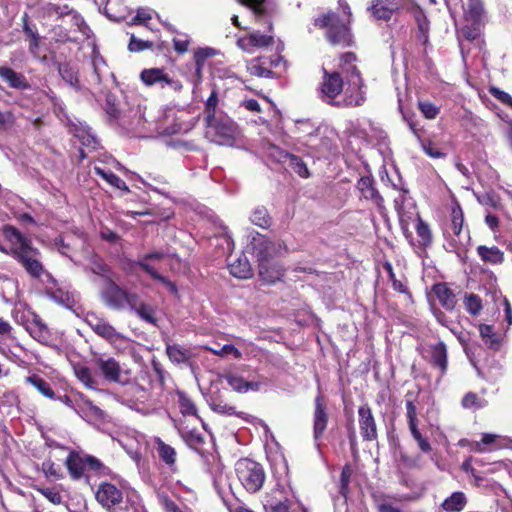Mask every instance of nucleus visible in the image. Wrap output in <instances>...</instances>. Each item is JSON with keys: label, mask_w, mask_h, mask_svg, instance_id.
Instances as JSON below:
<instances>
[{"label": "nucleus", "mask_w": 512, "mask_h": 512, "mask_svg": "<svg viewBox=\"0 0 512 512\" xmlns=\"http://www.w3.org/2000/svg\"><path fill=\"white\" fill-rule=\"evenodd\" d=\"M355 60L356 56L351 52L344 53L341 56V70L348 76L345 89L343 79L338 72L328 73L324 69L320 89V96L323 101L337 106H359L364 102L363 81L359 71L353 64Z\"/></svg>", "instance_id": "f257e3e1"}, {"label": "nucleus", "mask_w": 512, "mask_h": 512, "mask_svg": "<svg viewBox=\"0 0 512 512\" xmlns=\"http://www.w3.org/2000/svg\"><path fill=\"white\" fill-rule=\"evenodd\" d=\"M339 7L346 16V22L334 12H328L315 20V25L327 28V38L333 45L349 46L352 43V35L348 24L351 21L352 12L345 0H338Z\"/></svg>", "instance_id": "f03ea898"}, {"label": "nucleus", "mask_w": 512, "mask_h": 512, "mask_svg": "<svg viewBox=\"0 0 512 512\" xmlns=\"http://www.w3.org/2000/svg\"><path fill=\"white\" fill-rule=\"evenodd\" d=\"M65 466L68 470L69 476L72 480L78 481L83 478H89V472L99 476H106L110 474V469L104 465L100 459L95 456L71 451L65 460Z\"/></svg>", "instance_id": "7ed1b4c3"}, {"label": "nucleus", "mask_w": 512, "mask_h": 512, "mask_svg": "<svg viewBox=\"0 0 512 512\" xmlns=\"http://www.w3.org/2000/svg\"><path fill=\"white\" fill-rule=\"evenodd\" d=\"M205 123L206 137L218 145L233 146L240 137L238 125L226 115L219 114V117Z\"/></svg>", "instance_id": "20e7f679"}, {"label": "nucleus", "mask_w": 512, "mask_h": 512, "mask_svg": "<svg viewBox=\"0 0 512 512\" xmlns=\"http://www.w3.org/2000/svg\"><path fill=\"white\" fill-rule=\"evenodd\" d=\"M235 470L243 487L250 493L258 492L265 481L263 467L250 459L244 458L236 462Z\"/></svg>", "instance_id": "39448f33"}, {"label": "nucleus", "mask_w": 512, "mask_h": 512, "mask_svg": "<svg viewBox=\"0 0 512 512\" xmlns=\"http://www.w3.org/2000/svg\"><path fill=\"white\" fill-rule=\"evenodd\" d=\"M136 292L128 291L110 279L104 282L100 289V296L103 303L110 309L122 311L129 308V305L135 299Z\"/></svg>", "instance_id": "423d86ee"}, {"label": "nucleus", "mask_w": 512, "mask_h": 512, "mask_svg": "<svg viewBox=\"0 0 512 512\" xmlns=\"http://www.w3.org/2000/svg\"><path fill=\"white\" fill-rule=\"evenodd\" d=\"M464 217L462 209L459 205L452 208L451 211V224L446 231L450 238V250L459 254L461 253L470 241L468 231L463 232Z\"/></svg>", "instance_id": "0eeeda50"}, {"label": "nucleus", "mask_w": 512, "mask_h": 512, "mask_svg": "<svg viewBox=\"0 0 512 512\" xmlns=\"http://www.w3.org/2000/svg\"><path fill=\"white\" fill-rule=\"evenodd\" d=\"M83 320L95 334L111 344H115L126 339V337L122 333L118 332L106 319L95 312L85 313Z\"/></svg>", "instance_id": "6e6552de"}, {"label": "nucleus", "mask_w": 512, "mask_h": 512, "mask_svg": "<svg viewBox=\"0 0 512 512\" xmlns=\"http://www.w3.org/2000/svg\"><path fill=\"white\" fill-rule=\"evenodd\" d=\"M140 79L146 86L159 85L161 88L167 86L175 92H179L183 88L182 83L170 77L163 68L144 69L140 73Z\"/></svg>", "instance_id": "1a4fd4ad"}, {"label": "nucleus", "mask_w": 512, "mask_h": 512, "mask_svg": "<svg viewBox=\"0 0 512 512\" xmlns=\"http://www.w3.org/2000/svg\"><path fill=\"white\" fill-rule=\"evenodd\" d=\"M406 3L407 0H373L368 9L375 19L388 21L395 12L404 8Z\"/></svg>", "instance_id": "9d476101"}, {"label": "nucleus", "mask_w": 512, "mask_h": 512, "mask_svg": "<svg viewBox=\"0 0 512 512\" xmlns=\"http://www.w3.org/2000/svg\"><path fill=\"white\" fill-rule=\"evenodd\" d=\"M251 245L253 253L257 257L259 263L272 261V258L280 253V250L282 249L281 243L272 242L262 235L254 237Z\"/></svg>", "instance_id": "9b49d317"}, {"label": "nucleus", "mask_w": 512, "mask_h": 512, "mask_svg": "<svg viewBox=\"0 0 512 512\" xmlns=\"http://www.w3.org/2000/svg\"><path fill=\"white\" fill-rule=\"evenodd\" d=\"M122 494H124V492L114 484L102 482L97 487L95 498L103 508L110 512L116 502L121 500Z\"/></svg>", "instance_id": "f8f14e48"}, {"label": "nucleus", "mask_w": 512, "mask_h": 512, "mask_svg": "<svg viewBox=\"0 0 512 512\" xmlns=\"http://www.w3.org/2000/svg\"><path fill=\"white\" fill-rule=\"evenodd\" d=\"M358 422L363 440L374 441L377 439L376 421L371 408L367 404L361 405L358 408Z\"/></svg>", "instance_id": "ddd939ff"}, {"label": "nucleus", "mask_w": 512, "mask_h": 512, "mask_svg": "<svg viewBox=\"0 0 512 512\" xmlns=\"http://www.w3.org/2000/svg\"><path fill=\"white\" fill-rule=\"evenodd\" d=\"M47 296L55 303L64 306L67 309H75L78 307L80 295L68 288H48L46 291Z\"/></svg>", "instance_id": "4468645a"}, {"label": "nucleus", "mask_w": 512, "mask_h": 512, "mask_svg": "<svg viewBox=\"0 0 512 512\" xmlns=\"http://www.w3.org/2000/svg\"><path fill=\"white\" fill-rule=\"evenodd\" d=\"M328 424V413L322 395L319 393L315 398V410L313 414V437L318 441Z\"/></svg>", "instance_id": "2eb2a0df"}, {"label": "nucleus", "mask_w": 512, "mask_h": 512, "mask_svg": "<svg viewBox=\"0 0 512 512\" xmlns=\"http://www.w3.org/2000/svg\"><path fill=\"white\" fill-rule=\"evenodd\" d=\"M362 198L371 201L379 209L383 208V198L375 187V181L371 176H362L356 184Z\"/></svg>", "instance_id": "dca6fc26"}, {"label": "nucleus", "mask_w": 512, "mask_h": 512, "mask_svg": "<svg viewBox=\"0 0 512 512\" xmlns=\"http://www.w3.org/2000/svg\"><path fill=\"white\" fill-rule=\"evenodd\" d=\"M5 238L11 243V252L15 257L25 253L32 248L30 240L24 237L19 230L13 226H5L3 228Z\"/></svg>", "instance_id": "f3484780"}, {"label": "nucleus", "mask_w": 512, "mask_h": 512, "mask_svg": "<svg viewBox=\"0 0 512 512\" xmlns=\"http://www.w3.org/2000/svg\"><path fill=\"white\" fill-rule=\"evenodd\" d=\"M128 309L134 312L142 321L152 325L157 324V307L142 301L139 294H135V299Z\"/></svg>", "instance_id": "a211bd4d"}, {"label": "nucleus", "mask_w": 512, "mask_h": 512, "mask_svg": "<svg viewBox=\"0 0 512 512\" xmlns=\"http://www.w3.org/2000/svg\"><path fill=\"white\" fill-rule=\"evenodd\" d=\"M273 43V36L264 35L259 31H254L250 35L241 37L237 40V45L243 51L253 53L255 47H267Z\"/></svg>", "instance_id": "6ab92c4d"}, {"label": "nucleus", "mask_w": 512, "mask_h": 512, "mask_svg": "<svg viewBox=\"0 0 512 512\" xmlns=\"http://www.w3.org/2000/svg\"><path fill=\"white\" fill-rule=\"evenodd\" d=\"M142 510L140 495L135 490H127L110 512H142Z\"/></svg>", "instance_id": "aec40b11"}, {"label": "nucleus", "mask_w": 512, "mask_h": 512, "mask_svg": "<svg viewBox=\"0 0 512 512\" xmlns=\"http://www.w3.org/2000/svg\"><path fill=\"white\" fill-rule=\"evenodd\" d=\"M76 414L87 422L103 421L106 416L102 409L94 405L89 399L84 398L82 394H80V402Z\"/></svg>", "instance_id": "412c9836"}, {"label": "nucleus", "mask_w": 512, "mask_h": 512, "mask_svg": "<svg viewBox=\"0 0 512 512\" xmlns=\"http://www.w3.org/2000/svg\"><path fill=\"white\" fill-rule=\"evenodd\" d=\"M96 364L107 381L115 383H119L121 381L122 369L117 360L112 357H101L97 359Z\"/></svg>", "instance_id": "4be33fe9"}, {"label": "nucleus", "mask_w": 512, "mask_h": 512, "mask_svg": "<svg viewBox=\"0 0 512 512\" xmlns=\"http://www.w3.org/2000/svg\"><path fill=\"white\" fill-rule=\"evenodd\" d=\"M37 254V250L32 247L25 253L16 257L25 267L26 271L33 277H40L43 273V266L37 259Z\"/></svg>", "instance_id": "5701e85b"}, {"label": "nucleus", "mask_w": 512, "mask_h": 512, "mask_svg": "<svg viewBox=\"0 0 512 512\" xmlns=\"http://www.w3.org/2000/svg\"><path fill=\"white\" fill-rule=\"evenodd\" d=\"M0 78L5 81L11 88L19 90H25L29 88V83L25 76L8 66H0Z\"/></svg>", "instance_id": "b1692460"}, {"label": "nucleus", "mask_w": 512, "mask_h": 512, "mask_svg": "<svg viewBox=\"0 0 512 512\" xmlns=\"http://www.w3.org/2000/svg\"><path fill=\"white\" fill-rule=\"evenodd\" d=\"M223 378L228 385L238 393H246L249 390L259 391L261 384L259 382H248L242 376L232 372L225 373Z\"/></svg>", "instance_id": "393cba45"}, {"label": "nucleus", "mask_w": 512, "mask_h": 512, "mask_svg": "<svg viewBox=\"0 0 512 512\" xmlns=\"http://www.w3.org/2000/svg\"><path fill=\"white\" fill-rule=\"evenodd\" d=\"M26 330L35 340L40 343H47L50 340L51 335L49 328L37 315H33V318L28 321Z\"/></svg>", "instance_id": "a878e982"}, {"label": "nucleus", "mask_w": 512, "mask_h": 512, "mask_svg": "<svg viewBox=\"0 0 512 512\" xmlns=\"http://www.w3.org/2000/svg\"><path fill=\"white\" fill-rule=\"evenodd\" d=\"M231 275L239 279H249L253 276V270L248 258L241 254L228 264Z\"/></svg>", "instance_id": "bb28decb"}, {"label": "nucleus", "mask_w": 512, "mask_h": 512, "mask_svg": "<svg viewBox=\"0 0 512 512\" xmlns=\"http://www.w3.org/2000/svg\"><path fill=\"white\" fill-rule=\"evenodd\" d=\"M258 266L260 278L268 284L279 281L284 275L283 269L276 262L264 261L260 262Z\"/></svg>", "instance_id": "cd10ccee"}, {"label": "nucleus", "mask_w": 512, "mask_h": 512, "mask_svg": "<svg viewBox=\"0 0 512 512\" xmlns=\"http://www.w3.org/2000/svg\"><path fill=\"white\" fill-rule=\"evenodd\" d=\"M477 254L484 263L501 265L504 262V252L497 246L479 245L477 247Z\"/></svg>", "instance_id": "c85d7f7f"}, {"label": "nucleus", "mask_w": 512, "mask_h": 512, "mask_svg": "<svg viewBox=\"0 0 512 512\" xmlns=\"http://www.w3.org/2000/svg\"><path fill=\"white\" fill-rule=\"evenodd\" d=\"M284 491L276 489L264 505L266 512H289L290 501L283 495Z\"/></svg>", "instance_id": "c756f323"}, {"label": "nucleus", "mask_w": 512, "mask_h": 512, "mask_svg": "<svg viewBox=\"0 0 512 512\" xmlns=\"http://www.w3.org/2000/svg\"><path fill=\"white\" fill-rule=\"evenodd\" d=\"M431 362L434 367L440 370V376L447 371V348L444 342L440 341L431 347Z\"/></svg>", "instance_id": "7c9ffc66"}, {"label": "nucleus", "mask_w": 512, "mask_h": 512, "mask_svg": "<svg viewBox=\"0 0 512 512\" xmlns=\"http://www.w3.org/2000/svg\"><path fill=\"white\" fill-rule=\"evenodd\" d=\"M468 503L467 496L462 491L453 492L441 504L446 512H462Z\"/></svg>", "instance_id": "2f4dec72"}, {"label": "nucleus", "mask_w": 512, "mask_h": 512, "mask_svg": "<svg viewBox=\"0 0 512 512\" xmlns=\"http://www.w3.org/2000/svg\"><path fill=\"white\" fill-rule=\"evenodd\" d=\"M155 450L159 458L169 467H173L176 463V450L166 444L161 438L157 437L154 439Z\"/></svg>", "instance_id": "473e14b6"}, {"label": "nucleus", "mask_w": 512, "mask_h": 512, "mask_svg": "<svg viewBox=\"0 0 512 512\" xmlns=\"http://www.w3.org/2000/svg\"><path fill=\"white\" fill-rule=\"evenodd\" d=\"M433 292L436 295L440 304L447 310H452L455 307V295L451 289L444 283H437L433 286Z\"/></svg>", "instance_id": "72a5a7b5"}, {"label": "nucleus", "mask_w": 512, "mask_h": 512, "mask_svg": "<svg viewBox=\"0 0 512 512\" xmlns=\"http://www.w3.org/2000/svg\"><path fill=\"white\" fill-rule=\"evenodd\" d=\"M166 354L170 361L176 364L187 363L193 356L189 348L178 344H167Z\"/></svg>", "instance_id": "f704fd0d"}, {"label": "nucleus", "mask_w": 512, "mask_h": 512, "mask_svg": "<svg viewBox=\"0 0 512 512\" xmlns=\"http://www.w3.org/2000/svg\"><path fill=\"white\" fill-rule=\"evenodd\" d=\"M25 383L33 386L41 395L44 397L56 400V394L51 388L50 384L41 376L37 374H32L25 378Z\"/></svg>", "instance_id": "c9c22d12"}, {"label": "nucleus", "mask_w": 512, "mask_h": 512, "mask_svg": "<svg viewBox=\"0 0 512 512\" xmlns=\"http://www.w3.org/2000/svg\"><path fill=\"white\" fill-rule=\"evenodd\" d=\"M94 171L97 175L103 178L111 186L125 192L129 191L126 183L117 175H115L111 170L106 169L105 167H101L99 165H95Z\"/></svg>", "instance_id": "e433bc0d"}, {"label": "nucleus", "mask_w": 512, "mask_h": 512, "mask_svg": "<svg viewBox=\"0 0 512 512\" xmlns=\"http://www.w3.org/2000/svg\"><path fill=\"white\" fill-rule=\"evenodd\" d=\"M266 64V58L252 59L247 63V70L252 76L271 78L274 76V73L266 67Z\"/></svg>", "instance_id": "4c0bfd02"}, {"label": "nucleus", "mask_w": 512, "mask_h": 512, "mask_svg": "<svg viewBox=\"0 0 512 512\" xmlns=\"http://www.w3.org/2000/svg\"><path fill=\"white\" fill-rule=\"evenodd\" d=\"M286 159L289 160L290 166L292 167L294 172L297 173L300 177H302V178L309 177L310 173L307 168V165L304 163V161L301 158H299L296 155L280 151L278 160L281 161V160H286Z\"/></svg>", "instance_id": "58836bf2"}, {"label": "nucleus", "mask_w": 512, "mask_h": 512, "mask_svg": "<svg viewBox=\"0 0 512 512\" xmlns=\"http://www.w3.org/2000/svg\"><path fill=\"white\" fill-rule=\"evenodd\" d=\"M74 374L85 387L89 389L97 388L98 382L89 367L84 365H75Z\"/></svg>", "instance_id": "ea45409f"}, {"label": "nucleus", "mask_w": 512, "mask_h": 512, "mask_svg": "<svg viewBox=\"0 0 512 512\" xmlns=\"http://www.w3.org/2000/svg\"><path fill=\"white\" fill-rule=\"evenodd\" d=\"M483 4L481 0H468L464 9V17L466 21L478 23L483 15Z\"/></svg>", "instance_id": "a19ab883"}, {"label": "nucleus", "mask_w": 512, "mask_h": 512, "mask_svg": "<svg viewBox=\"0 0 512 512\" xmlns=\"http://www.w3.org/2000/svg\"><path fill=\"white\" fill-rule=\"evenodd\" d=\"M141 269L149 274L153 279L159 281L170 293L177 294L178 289L174 282L170 281L167 277L159 274L152 265L141 263Z\"/></svg>", "instance_id": "79ce46f5"}, {"label": "nucleus", "mask_w": 512, "mask_h": 512, "mask_svg": "<svg viewBox=\"0 0 512 512\" xmlns=\"http://www.w3.org/2000/svg\"><path fill=\"white\" fill-rule=\"evenodd\" d=\"M479 332L482 340L490 348L498 349L500 346V340L497 334L494 332L493 327L490 325L482 324L479 326Z\"/></svg>", "instance_id": "37998d69"}, {"label": "nucleus", "mask_w": 512, "mask_h": 512, "mask_svg": "<svg viewBox=\"0 0 512 512\" xmlns=\"http://www.w3.org/2000/svg\"><path fill=\"white\" fill-rule=\"evenodd\" d=\"M180 412L183 415L196 416L197 408L192 399L183 391H177Z\"/></svg>", "instance_id": "c03bdc74"}, {"label": "nucleus", "mask_w": 512, "mask_h": 512, "mask_svg": "<svg viewBox=\"0 0 512 512\" xmlns=\"http://www.w3.org/2000/svg\"><path fill=\"white\" fill-rule=\"evenodd\" d=\"M32 487L52 504L61 505L63 503V497L57 487H42L38 485H33Z\"/></svg>", "instance_id": "a18cd8bd"}, {"label": "nucleus", "mask_w": 512, "mask_h": 512, "mask_svg": "<svg viewBox=\"0 0 512 512\" xmlns=\"http://www.w3.org/2000/svg\"><path fill=\"white\" fill-rule=\"evenodd\" d=\"M218 103H219L218 92L216 89H213L210 96L208 97V99L205 102V110H204L205 121H211V120L219 117V115L217 114V111H216Z\"/></svg>", "instance_id": "49530a36"}, {"label": "nucleus", "mask_w": 512, "mask_h": 512, "mask_svg": "<svg viewBox=\"0 0 512 512\" xmlns=\"http://www.w3.org/2000/svg\"><path fill=\"white\" fill-rule=\"evenodd\" d=\"M251 222L261 228H268L271 224V218L264 207H257L250 216Z\"/></svg>", "instance_id": "de8ad7c7"}, {"label": "nucleus", "mask_w": 512, "mask_h": 512, "mask_svg": "<svg viewBox=\"0 0 512 512\" xmlns=\"http://www.w3.org/2000/svg\"><path fill=\"white\" fill-rule=\"evenodd\" d=\"M202 348L219 357H226L228 355L233 356L235 359L242 357L241 351L232 344H225L220 349H214L209 346H203Z\"/></svg>", "instance_id": "09e8293b"}, {"label": "nucleus", "mask_w": 512, "mask_h": 512, "mask_svg": "<svg viewBox=\"0 0 512 512\" xmlns=\"http://www.w3.org/2000/svg\"><path fill=\"white\" fill-rule=\"evenodd\" d=\"M91 271L93 274L100 276L104 282H108L110 279H114V273L104 262L95 260L92 263Z\"/></svg>", "instance_id": "8fccbe9b"}, {"label": "nucleus", "mask_w": 512, "mask_h": 512, "mask_svg": "<svg viewBox=\"0 0 512 512\" xmlns=\"http://www.w3.org/2000/svg\"><path fill=\"white\" fill-rule=\"evenodd\" d=\"M41 470L48 480H60L63 478L61 469L51 460H46L41 464Z\"/></svg>", "instance_id": "3c124183"}, {"label": "nucleus", "mask_w": 512, "mask_h": 512, "mask_svg": "<svg viewBox=\"0 0 512 512\" xmlns=\"http://www.w3.org/2000/svg\"><path fill=\"white\" fill-rule=\"evenodd\" d=\"M416 233L420 238V241L423 246H428L432 242V233L429 228V225L425 223L420 217H418L417 225H416Z\"/></svg>", "instance_id": "603ef678"}, {"label": "nucleus", "mask_w": 512, "mask_h": 512, "mask_svg": "<svg viewBox=\"0 0 512 512\" xmlns=\"http://www.w3.org/2000/svg\"><path fill=\"white\" fill-rule=\"evenodd\" d=\"M498 437L497 434L484 433L480 441L474 442L472 450L479 453L485 452L486 447L494 445Z\"/></svg>", "instance_id": "864d4df0"}, {"label": "nucleus", "mask_w": 512, "mask_h": 512, "mask_svg": "<svg viewBox=\"0 0 512 512\" xmlns=\"http://www.w3.org/2000/svg\"><path fill=\"white\" fill-rule=\"evenodd\" d=\"M465 307L471 315H477L482 310L481 299L475 294H469L465 297Z\"/></svg>", "instance_id": "5fc2aeb1"}, {"label": "nucleus", "mask_w": 512, "mask_h": 512, "mask_svg": "<svg viewBox=\"0 0 512 512\" xmlns=\"http://www.w3.org/2000/svg\"><path fill=\"white\" fill-rule=\"evenodd\" d=\"M418 107L423 116L427 119H435L439 114V108L430 101H419Z\"/></svg>", "instance_id": "6e6d98bb"}, {"label": "nucleus", "mask_w": 512, "mask_h": 512, "mask_svg": "<svg viewBox=\"0 0 512 512\" xmlns=\"http://www.w3.org/2000/svg\"><path fill=\"white\" fill-rule=\"evenodd\" d=\"M461 33L468 41H474L480 36V22L465 25L461 29Z\"/></svg>", "instance_id": "4d7b16f0"}, {"label": "nucleus", "mask_w": 512, "mask_h": 512, "mask_svg": "<svg viewBox=\"0 0 512 512\" xmlns=\"http://www.w3.org/2000/svg\"><path fill=\"white\" fill-rule=\"evenodd\" d=\"M295 126L297 132L305 136H312L318 131L315 125L309 120H297Z\"/></svg>", "instance_id": "13d9d810"}, {"label": "nucleus", "mask_w": 512, "mask_h": 512, "mask_svg": "<svg viewBox=\"0 0 512 512\" xmlns=\"http://www.w3.org/2000/svg\"><path fill=\"white\" fill-rule=\"evenodd\" d=\"M59 73L62 76V78L69 83L71 86L77 87L78 86V77L76 73L73 71L72 68H70L68 65H62L59 68Z\"/></svg>", "instance_id": "bf43d9fd"}, {"label": "nucleus", "mask_w": 512, "mask_h": 512, "mask_svg": "<svg viewBox=\"0 0 512 512\" xmlns=\"http://www.w3.org/2000/svg\"><path fill=\"white\" fill-rule=\"evenodd\" d=\"M489 92L498 101H500L504 105L509 106L510 108H512V96L509 93H507V92H505V91H503V90H501V89H499L497 87H491L489 89Z\"/></svg>", "instance_id": "052dcab7"}, {"label": "nucleus", "mask_w": 512, "mask_h": 512, "mask_svg": "<svg viewBox=\"0 0 512 512\" xmlns=\"http://www.w3.org/2000/svg\"><path fill=\"white\" fill-rule=\"evenodd\" d=\"M168 254L164 251H155L151 253H147L143 255L139 260L135 262V265L141 268V263H146L147 265H151L150 261L152 260H162L164 259Z\"/></svg>", "instance_id": "680f3d73"}, {"label": "nucleus", "mask_w": 512, "mask_h": 512, "mask_svg": "<svg viewBox=\"0 0 512 512\" xmlns=\"http://www.w3.org/2000/svg\"><path fill=\"white\" fill-rule=\"evenodd\" d=\"M190 40L187 35H180L173 39L174 50L179 54H184L188 51Z\"/></svg>", "instance_id": "e2e57ef3"}, {"label": "nucleus", "mask_w": 512, "mask_h": 512, "mask_svg": "<svg viewBox=\"0 0 512 512\" xmlns=\"http://www.w3.org/2000/svg\"><path fill=\"white\" fill-rule=\"evenodd\" d=\"M151 47H152V43H150L148 41H142L140 39H137L134 35L131 36L130 42L128 45V49L131 52H140V51H143V50L151 48Z\"/></svg>", "instance_id": "0e129e2a"}, {"label": "nucleus", "mask_w": 512, "mask_h": 512, "mask_svg": "<svg viewBox=\"0 0 512 512\" xmlns=\"http://www.w3.org/2000/svg\"><path fill=\"white\" fill-rule=\"evenodd\" d=\"M153 11L147 8L138 9L135 17L132 19L133 24H146L152 19Z\"/></svg>", "instance_id": "69168bd1"}, {"label": "nucleus", "mask_w": 512, "mask_h": 512, "mask_svg": "<svg viewBox=\"0 0 512 512\" xmlns=\"http://www.w3.org/2000/svg\"><path fill=\"white\" fill-rule=\"evenodd\" d=\"M422 149L424 152L430 156L431 158H443L445 157V153L440 151L432 142H422Z\"/></svg>", "instance_id": "338daca9"}, {"label": "nucleus", "mask_w": 512, "mask_h": 512, "mask_svg": "<svg viewBox=\"0 0 512 512\" xmlns=\"http://www.w3.org/2000/svg\"><path fill=\"white\" fill-rule=\"evenodd\" d=\"M462 406L464 408H481L482 404L479 401V398L474 393H467L462 399Z\"/></svg>", "instance_id": "774afa93"}]
</instances>
